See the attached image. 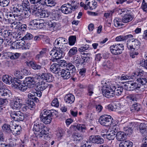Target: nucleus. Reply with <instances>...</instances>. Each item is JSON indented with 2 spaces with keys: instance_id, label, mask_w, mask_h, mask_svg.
<instances>
[{
  "instance_id": "ea45409f",
  "label": "nucleus",
  "mask_w": 147,
  "mask_h": 147,
  "mask_svg": "<svg viewBox=\"0 0 147 147\" xmlns=\"http://www.w3.org/2000/svg\"><path fill=\"white\" fill-rule=\"evenodd\" d=\"M24 8L21 5H18L16 7H14L13 8V9L14 12L19 13V14H20V13L22 12Z\"/></svg>"
},
{
  "instance_id": "de8ad7c7",
  "label": "nucleus",
  "mask_w": 147,
  "mask_h": 147,
  "mask_svg": "<svg viewBox=\"0 0 147 147\" xmlns=\"http://www.w3.org/2000/svg\"><path fill=\"white\" fill-rule=\"evenodd\" d=\"M94 88L93 85L91 84L89 85L87 87V95L90 96H92L94 93Z\"/></svg>"
},
{
  "instance_id": "69168bd1",
  "label": "nucleus",
  "mask_w": 147,
  "mask_h": 147,
  "mask_svg": "<svg viewBox=\"0 0 147 147\" xmlns=\"http://www.w3.org/2000/svg\"><path fill=\"white\" fill-rule=\"evenodd\" d=\"M51 105L52 106L57 107L59 106V103L57 98H55L52 101Z\"/></svg>"
},
{
  "instance_id": "5701e85b",
  "label": "nucleus",
  "mask_w": 147,
  "mask_h": 147,
  "mask_svg": "<svg viewBox=\"0 0 147 147\" xmlns=\"http://www.w3.org/2000/svg\"><path fill=\"white\" fill-rule=\"evenodd\" d=\"M11 132L13 135H18L20 133V131L21 128L20 126L19 125H15L13 124L12 126H11Z\"/></svg>"
},
{
  "instance_id": "338daca9",
  "label": "nucleus",
  "mask_w": 147,
  "mask_h": 147,
  "mask_svg": "<svg viewBox=\"0 0 147 147\" xmlns=\"http://www.w3.org/2000/svg\"><path fill=\"white\" fill-rule=\"evenodd\" d=\"M140 64L141 66L144 67L147 69V60L145 59H142L140 61Z\"/></svg>"
},
{
  "instance_id": "79ce46f5",
  "label": "nucleus",
  "mask_w": 147,
  "mask_h": 147,
  "mask_svg": "<svg viewBox=\"0 0 147 147\" xmlns=\"http://www.w3.org/2000/svg\"><path fill=\"white\" fill-rule=\"evenodd\" d=\"M19 16L18 15V14H8L7 15V18L8 19L12 20H13V18H15V20H21V19H20V17H19Z\"/></svg>"
},
{
  "instance_id": "0eeeda50",
  "label": "nucleus",
  "mask_w": 147,
  "mask_h": 147,
  "mask_svg": "<svg viewBox=\"0 0 147 147\" xmlns=\"http://www.w3.org/2000/svg\"><path fill=\"white\" fill-rule=\"evenodd\" d=\"M113 85H107L104 86L102 89V93L103 95L105 97L111 98L114 96V93L113 88Z\"/></svg>"
},
{
  "instance_id": "cd10ccee",
  "label": "nucleus",
  "mask_w": 147,
  "mask_h": 147,
  "mask_svg": "<svg viewBox=\"0 0 147 147\" xmlns=\"http://www.w3.org/2000/svg\"><path fill=\"white\" fill-rule=\"evenodd\" d=\"M115 136L116 139L118 141H123L126 138V135L125 132L121 131L117 132Z\"/></svg>"
},
{
  "instance_id": "4468645a",
  "label": "nucleus",
  "mask_w": 147,
  "mask_h": 147,
  "mask_svg": "<svg viewBox=\"0 0 147 147\" xmlns=\"http://www.w3.org/2000/svg\"><path fill=\"white\" fill-rule=\"evenodd\" d=\"M13 103L11 105V107L13 109H19L22 105V99L15 96L13 98Z\"/></svg>"
},
{
  "instance_id": "864d4df0",
  "label": "nucleus",
  "mask_w": 147,
  "mask_h": 147,
  "mask_svg": "<svg viewBox=\"0 0 147 147\" xmlns=\"http://www.w3.org/2000/svg\"><path fill=\"white\" fill-rule=\"evenodd\" d=\"M77 51V48L75 47H73L70 49L68 54L70 56L72 57L76 55Z\"/></svg>"
},
{
  "instance_id": "58836bf2",
  "label": "nucleus",
  "mask_w": 147,
  "mask_h": 147,
  "mask_svg": "<svg viewBox=\"0 0 147 147\" xmlns=\"http://www.w3.org/2000/svg\"><path fill=\"white\" fill-rule=\"evenodd\" d=\"M41 18L48 17L50 14V12L47 10H43L41 12L38 13Z\"/></svg>"
},
{
  "instance_id": "0e129e2a",
  "label": "nucleus",
  "mask_w": 147,
  "mask_h": 147,
  "mask_svg": "<svg viewBox=\"0 0 147 147\" xmlns=\"http://www.w3.org/2000/svg\"><path fill=\"white\" fill-rule=\"evenodd\" d=\"M28 102L27 103V105L29 109L34 108L35 104L34 101L30 100H28Z\"/></svg>"
},
{
  "instance_id": "052dcab7",
  "label": "nucleus",
  "mask_w": 147,
  "mask_h": 147,
  "mask_svg": "<svg viewBox=\"0 0 147 147\" xmlns=\"http://www.w3.org/2000/svg\"><path fill=\"white\" fill-rule=\"evenodd\" d=\"M115 134L113 131H111L110 133L106 135L107 138L109 140H113L115 138Z\"/></svg>"
},
{
  "instance_id": "8fccbe9b",
  "label": "nucleus",
  "mask_w": 147,
  "mask_h": 147,
  "mask_svg": "<svg viewBox=\"0 0 147 147\" xmlns=\"http://www.w3.org/2000/svg\"><path fill=\"white\" fill-rule=\"evenodd\" d=\"M65 134V131L62 129L59 128L58 129L57 135L58 138L61 139L64 136Z\"/></svg>"
},
{
  "instance_id": "473e14b6",
  "label": "nucleus",
  "mask_w": 147,
  "mask_h": 147,
  "mask_svg": "<svg viewBox=\"0 0 147 147\" xmlns=\"http://www.w3.org/2000/svg\"><path fill=\"white\" fill-rule=\"evenodd\" d=\"M113 88L114 93V96L115 95H119L121 94L123 91V88L121 87H116L113 85Z\"/></svg>"
},
{
  "instance_id": "e433bc0d",
  "label": "nucleus",
  "mask_w": 147,
  "mask_h": 147,
  "mask_svg": "<svg viewBox=\"0 0 147 147\" xmlns=\"http://www.w3.org/2000/svg\"><path fill=\"white\" fill-rule=\"evenodd\" d=\"M13 123L11 121V123L10 125L8 124H4L2 127V128L3 130L8 133L11 132V126H12Z\"/></svg>"
},
{
  "instance_id": "f704fd0d",
  "label": "nucleus",
  "mask_w": 147,
  "mask_h": 147,
  "mask_svg": "<svg viewBox=\"0 0 147 147\" xmlns=\"http://www.w3.org/2000/svg\"><path fill=\"white\" fill-rule=\"evenodd\" d=\"M30 2L31 4H37V5H35L34 7V10H39V5H38L41 4L42 3V0H30Z\"/></svg>"
},
{
  "instance_id": "bb28decb",
  "label": "nucleus",
  "mask_w": 147,
  "mask_h": 147,
  "mask_svg": "<svg viewBox=\"0 0 147 147\" xmlns=\"http://www.w3.org/2000/svg\"><path fill=\"white\" fill-rule=\"evenodd\" d=\"M64 99L66 103L71 104L74 102L75 97L71 94H68L66 95Z\"/></svg>"
},
{
  "instance_id": "412c9836",
  "label": "nucleus",
  "mask_w": 147,
  "mask_h": 147,
  "mask_svg": "<svg viewBox=\"0 0 147 147\" xmlns=\"http://www.w3.org/2000/svg\"><path fill=\"white\" fill-rule=\"evenodd\" d=\"M30 10L29 8H24L23 10L21 13H20V14H18L20 16V19L22 20V17L27 18H28L30 14Z\"/></svg>"
},
{
  "instance_id": "f8f14e48",
  "label": "nucleus",
  "mask_w": 147,
  "mask_h": 147,
  "mask_svg": "<svg viewBox=\"0 0 147 147\" xmlns=\"http://www.w3.org/2000/svg\"><path fill=\"white\" fill-rule=\"evenodd\" d=\"M11 117L13 120L16 121H23L24 119V114L20 111H13L10 114Z\"/></svg>"
},
{
  "instance_id": "6e6552de",
  "label": "nucleus",
  "mask_w": 147,
  "mask_h": 147,
  "mask_svg": "<svg viewBox=\"0 0 147 147\" xmlns=\"http://www.w3.org/2000/svg\"><path fill=\"white\" fill-rule=\"evenodd\" d=\"M40 117L41 121L45 124L50 123L52 121V118L48 114L47 110L44 109L42 111Z\"/></svg>"
},
{
  "instance_id": "49530a36",
  "label": "nucleus",
  "mask_w": 147,
  "mask_h": 147,
  "mask_svg": "<svg viewBox=\"0 0 147 147\" xmlns=\"http://www.w3.org/2000/svg\"><path fill=\"white\" fill-rule=\"evenodd\" d=\"M141 108V106L139 104L136 103V102H134L132 105L131 107V110L133 111H139Z\"/></svg>"
},
{
  "instance_id": "39448f33",
  "label": "nucleus",
  "mask_w": 147,
  "mask_h": 147,
  "mask_svg": "<svg viewBox=\"0 0 147 147\" xmlns=\"http://www.w3.org/2000/svg\"><path fill=\"white\" fill-rule=\"evenodd\" d=\"M127 86L126 89L127 90L133 91L134 90H138L140 91H144V87L143 86L140 85V83L137 82H134L132 81H130L127 85H125Z\"/></svg>"
},
{
  "instance_id": "72a5a7b5",
  "label": "nucleus",
  "mask_w": 147,
  "mask_h": 147,
  "mask_svg": "<svg viewBox=\"0 0 147 147\" xmlns=\"http://www.w3.org/2000/svg\"><path fill=\"white\" fill-rule=\"evenodd\" d=\"M133 143L129 140H127L122 142L119 144V147H132Z\"/></svg>"
},
{
  "instance_id": "13d9d810",
  "label": "nucleus",
  "mask_w": 147,
  "mask_h": 147,
  "mask_svg": "<svg viewBox=\"0 0 147 147\" xmlns=\"http://www.w3.org/2000/svg\"><path fill=\"white\" fill-rule=\"evenodd\" d=\"M127 97L131 100V102H136L137 98L136 94H131L127 96Z\"/></svg>"
},
{
  "instance_id": "aec40b11",
  "label": "nucleus",
  "mask_w": 147,
  "mask_h": 147,
  "mask_svg": "<svg viewBox=\"0 0 147 147\" xmlns=\"http://www.w3.org/2000/svg\"><path fill=\"white\" fill-rule=\"evenodd\" d=\"M107 109L111 111H115L116 109L119 110L120 105L116 102H113L112 104H110L106 107Z\"/></svg>"
},
{
  "instance_id": "9b49d317",
  "label": "nucleus",
  "mask_w": 147,
  "mask_h": 147,
  "mask_svg": "<svg viewBox=\"0 0 147 147\" xmlns=\"http://www.w3.org/2000/svg\"><path fill=\"white\" fill-rule=\"evenodd\" d=\"M50 55L54 58L53 61L61 59L63 56V52L61 49H53L50 52Z\"/></svg>"
},
{
  "instance_id": "1a4fd4ad",
  "label": "nucleus",
  "mask_w": 147,
  "mask_h": 147,
  "mask_svg": "<svg viewBox=\"0 0 147 147\" xmlns=\"http://www.w3.org/2000/svg\"><path fill=\"white\" fill-rule=\"evenodd\" d=\"M47 86V83L45 81L43 80L42 81V79L36 84V92H38V94L37 95L39 97H40L42 96L41 91L46 89Z\"/></svg>"
},
{
  "instance_id": "6e6d98bb",
  "label": "nucleus",
  "mask_w": 147,
  "mask_h": 147,
  "mask_svg": "<svg viewBox=\"0 0 147 147\" xmlns=\"http://www.w3.org/2000/svg\"><path fill=\"white\" fill-rule=\"evenodd\" d=\"M28 88V86L24 82L22 84H21L19 87L18 88L20 90L22 91H25Z\"/></svg>"
},
{
  "instance_id": "7ed1b4c3",
  "label": "nucleus",
  "mask_w": 147,
  "mask_h": 147,
  "mask_svg": "<svg viewBox=\"0 0 147 147\" xmlns=\"http://www.w3.org/2000/svg\"><path fill=\"white\" fill-rule=\"evenodd\" d=\"M140 43L137 39L132 38L127 41V46L129 50L131 51L138 50L140 47Z\"/></svg>"
},
{
  "instance_id": "2f4dec72",
  "label": "nucleus",
  "mask_w": 147,
  "mask_h": 147,
  "mask_svg": "<svg viewBox=\"0 0 147 147\" xmlns=\"http://www.w3.org/2000/svg\"><path fill=\"white\" fill-rule=\"evenodd\" d=\"M2 80L5 83L10 84L12 83L13 79L11 76L5 75L3 77Z\"/></svg>"
},
{
  "instance_id": "20e7f679",
  "label": "nucleus",
  "mask_w": 147,
  "mask_h": 147,
  "mask_svg": "<svg viewBox=\"0 0 147 147\" xmlns=\"http://www.w3.org/2000/svg\"><path fill=\"white\" fill-rule=\"evenodd\" d=\"M113 120L111 116L106 115L100 116L98 121L101 125L109 127L112 125Z\"/></svg>"
},
{
  "instance_id": "7c9ffc66",
  "label": "nucleus",
  "mask_w": 147,
  "mask_h": 147,
  "mask_svg": "<svg viewBox=\"0 0 147 147\" xmlns=\"http://www.w3.org/2000/svg\"><path fill=\"white\" fill-rule=\"evenodd\" d=\"M2 34L5 38H7L8 37H10L11 36H12L14 38H17L18 36V33L13 32L11 34L10 32H9L7 30L4 31Z\"/></svg>"
},
{
  "instance_id": "680f3d73",
  "label": "nucleus",
  "mask_w": 147,
  "mask_h": 147,
  "mask_svg": "<svg viewBox=\"0 0 147 147\" xmlns=\"http://www.w3.org/2000/svg\"><path fill=\"white\" fill-rule=\"evenodd\" d=\"M14 75L19 79H21L23 78V75L20 71L18 70H16L14 71Z\"/></svg>"
},
{
  "instance_id": "2eb2a0df",
  "label": "nucleus",
  "mask_w": 147,
  "mask_h": 147,
  "mask_svg": "<svg viewBox=\"0 0 147 147\" xmlns=\"http://www.w3.org/2000/svg\"><path fill=\"white\" fill-rule=\"evenodd\" d=\"M89 140L93 143L101 144L104 142V140L98 135H92L90 137Z\"/></svg>"
},
{
  "instance_id": "a211bd4d",
  "label": "nucleus",
  "mask_w": 147,
  "mask_h": 147,
  "mask_svg": "<svg viewBox=\"0 0 147 147\" xmlns=\"http://www.w3.org/2000/svg\"><path fill=\"white\" fill-rule=\"evenodd\" d=\"M24 82L28 86V88H31L35 84L36 82L33 77H28L26 78Z\"/></svg>"
},
{
  "instance_id": "3c124183",
  "label": "nucleus",
  "mask_w": 147,
  "mask_h": 147,
  "mask_svg": "<svg viewBox=\"0 0 147 147\" xmlns=\"http://www.w3.org/2000/svg\"><path fill=\"white\" fill-rule=\"evenodd\" d=\"M123 130L127 135H130L133 132V129L129 126H125L123 127Z\"/></svg>"
},
{
  "instance_id": "f257e3e1",
  "label": "nucleus",
  "mask_w": 147,
  "mask_h": 147,
  "mask_svg": "<svg viewBox=\"0 0 147 147\" xmlns=\"http://www.w3.org/2000/svg\"><path fill=\"white\" fill-rule=\"evenodd\" d=\"M33 130L35 136L38 138L42 137L44 135H46L48 131V128L43 124L39 123L34 124Z\"/></svg>"
},
{
  "instance_id": "c9c22d12",
  "label": "nucleus",
  "mask_w": 147,
  "mask_h": 147,
  "mask_svg": "<svg viewBox=\"0 0 147 147\" xmlns=\"http://www.w3.org/2000/svg\"><path fill=\"white\" fill-rule=\"evenodd\" d=\"M66 69L68 70L69 71H70L72 74L76 73V67L75 66L71 63H68Z\"/></svg>"
},
{
  "instance_id": "c03bdc74",
  "label": "nucleus",
  "mask_w": 147,
  "mask_h": 147,
  "mask_svg": "<svg viewBox=\"0 0 147 147\" xmlns=\"http://www.w3.org/2000/svg\"><path fill=\"white\" fill-rule=\"evenodd\" d=\"M55 2L53 0H45L44 2L41 3V5H45L48 6L52 7L55 5Z\"/></svg>"
},
{
  "instance_id": "f03ea898",
  "label": "nucleus",
  "mask_w": 147,
  "mask_h": 147,
  "mask_svg": "<svg viewBox=\"0 0 147 147\" xmlns=\"http://www.w3.org/2000/svg\"><path fill=\"white\" fill-rule=\"evenodd\" d=\"M79 6L77 1H72L70 3L65 4L62 5L61 8V11L65 14L71 13L72 11H75Z\"/></svg>"
},
{
  "instance_id": "9d476101",
  "label": "nucleus",
  "mask_w": 147,
  "mask_h": 147,
  "mask_svg": "<svg viewBox=\"0 0 147 147\" xmlns=\"http://www.w3.org/2000/svg\"><path fill=\"white\" fill-rule=\"evenodd\" d=\"M29 25L32 29L37 27L41 28L44 26V21L41 19H34L30 21Z\"/></svg>"
},
{
  "instance_id": "f3484780",
  "label": "nucleus",
  "mask_w": 147,
  "mask_h": 147,
  "mask_svg": "<svg viewBox=\"0 0 147 147\" xmlns=\"http://www.w3.org/2000/svg\"><path fill=\"white\" fill-rule=\"evenodd\" d=\"M47 25L48 28L51 30H56L59 27V23L55 22L54 20L49 21L47 23Z\"/></svg>"
},
{
  "instance_id": "a878e982",
  "label": "nucleus",
  "mask_w": 147,
  "mask_h": 147,
  "mask_svg": "<svg viewBox=\"0 0 147 147\" xmlns=\"http://www.w3.org/2000/svg\"><path fill=\"white\" fill-rule=\"evenodd\" d=\"M50 70L55 74H58L61 71L60 67L57 64H53L50 67Z\"/></svg>"
},
{
  "instance_id": "6ab92c4d",
  "label": "nucleus",
  "mask_w": 147,
  "mask_h": 147,
  "mask_svg": "<svg viewBox=\"0 0 147 147\" xmlns=\"http://www.w3.org/2000/svg\"><path fill=\"white\" fill-rule=\"evenodd\" d=\"M85 3L90 10L95 9L97 6V3L95 0H86Z\"/></svg>"
},
{
  "instance_id": "a18cd8bd",
  "label": "nucleus",
  "mask_w": 147,
  "mask_h": 147,
  "mask_svg": "<svg viewBox=\"0 0 147 147\" xmlns=\"http://www.w3.org/2000/svg\"><path fill=\"white\" fill-rule=\"evenodd\" d=\"M102 65L104 68L109 69L112 67V63L109 61L106 60L103 63Z\"/></svg>"
},
{
  "instance_id": "dca6fc26",
  "label": "nucleus",
  "mask_w": 147,
  "mask_h": 147,
  "mask_svg": "<svg viewBox=\"0 0 147 147\" xmlns=\"http://www.w3.org/2000/svg\"><path fill=\"white\" fill-rule=\"evenodd\" d=\"M12 94L10 90L3 88H0V97L8 99L11 96Z\"/></svg>"
},
{
  "instance_id": "4d7b16f0",
  "label": "nucleus",
  "mask_w": 147,
  "mask_h": 147,
  "mask_svg": "<svg viewBox=\"0 0 147 147\" xmlns=\"http://www.w3.org/2000/svg\"><path fill=\"white\" fill-rule=\"evenodd\" d=\"M76 40V37L75 36H71L69 37V42L70 45H74Z\"/></svg>"
},
{
  "instance_id": "4c0bfd02",
  "label": "nucleus",
  "mask_w": 147,
  "mask_h": 147,
  "mask_svg": "<svg viewBox=\"0 0 147 147\" xmlns=\"http://www.w3.org/2000/svg\"><path fill=\"white\" fill-rule=\"evenodd\" d=\"M47 49L46 48H43L41 51L36 56V59L38 60H39L40 59L43 57L45 54L46 53Z\"/></svg>"
},
{
  "instance_id": "c756f323",
  "label": "nucleus",
  "mask_w": 147,
  "mask_h": 147,
  "mask_svg": "<svg viewBox=\"0 0 147 147\" xmlns=\"http://www.w3.org/2000/svg\"><path fill=\"white\" fill-rule=\"evenodd\" d=\"M134 17L132 15L127 13L125 14L123 17L122 19V22L124 23H127L131 21L133 19Z\"/></svg>"
},
{
  "instance_id": "603ef678",
  "label": "nucleus",
  "mask_w": 147,
  "mask_h": 147,
  "mask_svg": "<svg viewBox=\"0 0 147 147\" xmlns=\"http://www.w3.org/2000/svg\"><path fill=\"white\" fill-rule=\"evenodd\" d=\"M30 65L32 69L35 70L40 69L41 68V66L36 64L32 61H31L30 63Z\"/></svg>"
},
{
  "instance_id": "09e8293b",
  "label": "nucleus",
  "mask_w": 147,
  "mask_h": 147,
  "mask_svg": "<svg viewBox=\"0 0 147 147\" xmlns=\"http://www.w3.org/2000/svg\"><path fill=\"white\" fill-rule=\"evenodd\" d=\"M12 85L16 88H18L20 85L21 83V81L17 78H15L13 79L12 82Z\"/></svg>"
},
{
  "instance_id": "5fc2aeb1",
  "label": "nucleus",
  "mask_w": 147,
  "mask_h": 147,
  "mask_svg": "<svg viewBox=\"0 0 147 147\" xmlns=\"http://www.w3.org/2000/svg\"><path fill=\"white\" fill-rule=\"evenodd\" d=\"M139 129L140 132L143 133L147 129V126L144 123H141L139 125Z\"/></svg>"
},
{
  "instance_id": "c85d7f7f",
  "label": "nucleus",
  "mask_w": 147,
  "mask_h": 147,
  "mask_svg": "<svg viewBox=\"0 0 147 147\" xmlns=\"http://www.w3.org/2000/svg\"><path fill=\"white\" fill-rule=\"evenodd\" d=\"M42 80L44 81L50 82L52 81V75L49 74L42 73L41 75Z\"/></svg>"
},
{
  "instance_id": "4be33fe9",
  "label": "nucleus",
  "mask_w": 147,
  "mask_h": 147,
  "mask_svg": "<svg viewBox=\"0 0 147 147\" xmlns=\"http://www.w3.org/2000/svg\"><path fill=\"white\" fill-rule=\"evenodd\" d=\"M72 137L76 143L81 141L83 138V136L82 134L76 132L73 133Z\"/></svg>"
},
{
  "instance_id": "bf43d9fd",
  "label": "nucleus",
  "mask_w": 147,
  "mask_h": 147,
  "mask_svg": "<svg viewBox=\"0 0 147 147\" xmlns=\"http://www.w3.org/2000/svg\"><path fill=\"white\" fill-rule=\"evenodd\" d=\"M76 128L79 131L84 132L86 130V126L84 125H77Z\"/></svg>"
},
{
  "instance_id": "774afa93",
  "label": "nucleus",
  "mask_w": 147,
  "mask_h": 147,
  "mask_svg": "<svg viewBox=\"0 0 147 147\" xmlns=\"http://www.w3.org/2000/svg\"><path fill=\"white\" fill-rule=\"evenodd\" d=\"M81 147H91V143L87 141L84 142L81 144Z\"/></svg>"
},
{
  "instance_id": "ddd939ff",
  "label": "nucleus",
  "mask_w": 147,
  "mask_h": 147,
  "mask_svg": "<svg viewBox=\"0 0 147 147\" xmlns=\"http://www.w3.org/2000/svg\"><path fill=\"white\" fill-rule=\"evenodd\" d=\"M67 41L64 38L60 37L57 38L53 43L54 47L55 48L61 49L63 45L65 44Z\"/></svg>"
},
{
  "instance_id": "b1692460",
  "label": "nucleus",
  "mask_w": 147,
  "mask_h": 147,
  "mask_svg": "<svg viewBox=\"0 0 147 147\" xmlns=\"http://www.w3.org/2000/svg\"><path fill=\"white\" fill-rule=\"evenodd\" d=\"M61 77L64 79H67L71 76L70 72L66 69H63L61 72Z\"/></svg>"
},
{
  "instance_id": "37998d69",
  "label": "nucleus",
  "mask_w": 147,
  "mask_h": 147,
  "mask_svg": "<svg viewBox=\"0 0 147 147\" xmlns=\"http://www.w3.org/2000/svg\"><path fill=\"white\" fill-rule=\"evenodd\" d=\"M48 114L51 117L52 119L57 117V116L58 113L55 110H52L51 111L47 110Z\"/></svg>"
},
{
  "instance_id": "e2e57ef3",
  "label": "nucleus",
  "mask_w": 147,
  "mask_h": 147,
  "mask_svg": "<svg viewBox=\"0 0 147 147\" xmlns=\"http://www.w3.org/2000/svg\"><path fill=\"white\" fill-rule=\"evenodd\" d=\"M9 3V0H0V5L3 7L8 6Z\"/></svg>"
},
{
  "instance_id": "a19ab883",
  "label": "nucleus",
  "mask_w": 147,
  "mask_h": 147,
  "mask_svg": "<svg viewBox=\"0 0 147 147\" xmlns=\"http://www.w3.org/2000/svg\"><path fill=\"white\" fill-rule=\"evenodd\" d=\"M122 20L118 18H115L114 20V25L115 27H118L123 24L122 23Z\"/></svg>"
},
{
  "instance_id": "393cba45",
  "label": "nucleus",
  "mask_w": 147,
  "mask_h": 147,
  "mask_svg": "<svg viewBox=\"0 0 147 147\" xmlns=\"http://www.w3.org/2000/svg\"><path fill=\"white\" fill-rule=\"evenodd\" d=\"M136 81L140 83V85L144 87V90L147 88V79L145 78H139L136 80Z\"/></svg>"
},
{
  "instance_id": "423d86ee",
  "label": "nucleus",
  "mask_w": 147,
  "mask_h": 147,
  "mask_svg": "<svg viewBox=\"0 0 147 147\" xmlns=\"http://www.w3.org/2000/svg\"><path fill=\"white\" fill-rule=\"evenodd\" d=\"M110 49L111 53L116 55L121 54L124 49V46L122 44H114L111 46Z\"/></svg>"
}]
</instances>
